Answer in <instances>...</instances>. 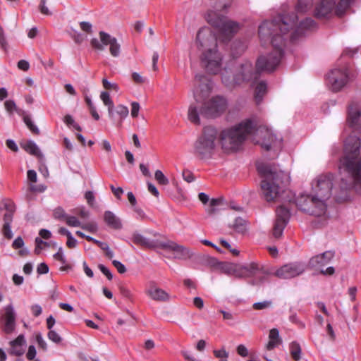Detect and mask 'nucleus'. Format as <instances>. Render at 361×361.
<instances>
[{"instance_id": "obj_54", "label": "nucleus", "mask_w": 361, "mask_h": 361, "mask_svg": "<svg viewBox=\"0 0 361 361\" xmlns=\"http://www.w3.org/2000/svg\"><path fill=\"white\" fill-rule=\"evenodd\" d=\"M37 355L36 348L34 345H30L26 354V357L29 360H32Z\"/></svg>"}, {"instance_id": "obj_18", "label": "nucleus", "mask_w": 361, "mask_h": 361, "mask_svg": "<svg viewBox=\"0 0 361 361\" xmlns=\"http://www.w3.org/2000/svg\"><path fill=\"white\" fill-rule=\"evenodd\" d=\"M161 249L173 252L174 257L178 259H187L192 256V252L188 247L169 240L163 242Z\"/></svg>"}, {"instance_id": "obj_21", "label": "nucleus", "mask_w": 361, "mask_h": 361, "mask_svg": "<svg viewBox=\"0 0 361 361\" xmlns=\"http://www.w3.org/2000/svg\"><path fill=\"white\" fill-rule=\"evenodd\" d=\"M9 353L15 356H21L25 353L26 340L23 334H20L16 339L9 342Z\"/></svg>"}, {"instance_id": "obj_40", "label": "nucleus", "mask_w": 361, "mask_h": 361, "mask_svg": "<svg viewBox=\"0 0 361 361\" xmlns=\"http://www.w3.org/2000/svg\"><path fill=\"white\" fill-rule=\"evenodd\" d=\"M154 178L158 182L159 184L166 185L169 184V179L165 176V175L160 170H157L154 173Z\"/></svg>"}, {"instance_id": "obj_58", "label": "nucleus", "mask_w": 361, "mask_h": 361, "mask_svg": "<svg viewBox=\"0 0 361 361\" xmlns=\"http://www.w3.org/2000/svg\"><path fill=\"white\" fill-rule=\"evenodd\" d=\"M76 214L82 219H87L90 216V212L84 207L78 209Z\"/></svg>"}, {"instance_id": "obj_30", "label": "nucleus", "mask_w": 361, "mask_h": 361, "mask_svg": "<svg viewBox=\"0 0 361 361\" xmlns=\"http://www.w3.org/2000/svg\"><path fill=\"white\" fill-rule=\"evenodd\" d=\"M21 146L30 154L37 157H42V154L41 153L38 146L32 140H29L25 143L21 145Z\"/></svg>"}, {"instance_id": "obj_32", "label": "nucleus", "mask_w": 361, "mask_h": 361, "mask_svg": "<svg viewBox=\"0 0 361 361\" xmlns=\"http://www.w3.org/2000/svg\"><path fill=\"white\" fill-rule=\"evenodd\" d=\"M13 219H11L9 215H4V225L2 227V233L7 239H11L13 237V233L11 231V223Z\"/></svg>"}, {"instance_id": "obj_64", "label": "nucleus", "mask_w": 361, "mask_h": 361, "mask_svg": "<svg viewBox=\"0 0 361 361\" xmlns=\"http://www.w3.org/2000/svg\"><path fill=\"white\" fill-rule=\"evenodd\" d=\"M66 245L69 248H74L77 245V240L71 234L67 238Z\"/></svg>"}, {"instance_id": "obj_46", "label": "nucleus", "mask_w": 361, "mask_h": 361, "mask_svg": "<svg viewBox=\"0 0 361 361\" xmlns=\"http://www.w3.org/2000/svg\"><path fill=\"white\" fill-rule=\"evenodd\" d=\"M102 84L106 90H114L116 92L119 90V87L116 83L111 82L106 78H103Z\"/></svg>"}, {"instance_id": "obj_11", "label": "nucleus", "mask_w": 361, "mask_h": 361, "mask_svg": "<svg viewBox=\"0 0 361 361\" xmlns=\"http://www.w3.org/2000/svg\"><path fill=\"white\" fill-rule=\"evenodd\" d=\"M333 176L322 174L317 176L312 182V191L317 196L326 201L331 195Z\"/></svg>"}, {"instance_id": "obj_17", "label": "nucleus", "mask_w": 361, "mask_h": 361, "mask_svg": "<svg viewBox=\"0 0 361 361\" xmlns=\"http://www.w3.org/2000/svg\"><path fill=\"white\" fill-rule=\"evenodd\" d=\"M276 219L274 225L273 235L275 238H280L284 228L288 222L290 218V212L288 209L281 206L276 209Z\"/></svg>"}, {"instance_id": "obj_5", "label": "nucleus", "mask_w": 361, "mask_h": 361, "mask_svg": "<svg viewBox=\"0 0 361 361\" xmlns=\"http://www.w3.org/2000/svg\"><path fill=\"white\" fill-rule=\"evenodd\" d=\"M239 24H208L197 32L196 43L199 51L217 47V39L226 42L239 30Z\"/></svg>"}, {"instance_id": "obj_57", "label": "nucleus", "mask_w": 361, "mask_h": 361, "mask_svg": "<svg viewBox=\"0 0 361 361\" xmlns=\"http://www.w3.org/2000/svg\"><path fill=\"white\" fill-rule=\"evenodd\" d=\"M99 270L107 277L109 280L112 279L113 275L110 270L103 264H99Z\"/></svg>"}, {"instance_id": "obj_53", "label": "nucleus", "mask_w": 361, "mask_h": 361, "mask_svg": "<svg viewBox=\"0 0 361 361\" xmlns=\"http://www.w3.org/2000/svg\"><path fill=\"white\" fill-rule=\"evenodd\" d=\"M112 264L120 274H124L126 271L125 265L121 262L118 260H113Z\"/></svg>"}, {"instance_id": "obj_3", "label": "nucleus", "mask_w": 361, "mask_h": 361, "mask_svg": "<svg viewBox=\"0 0 361 361\" xmlns=\"http://www.w3.org/2000/svg\"><path fill=\"white\" fill-rule=\"evenodd\" d=\"M344 154L340 159V170L346 172L352 178V184L361 193V142L355 135L348 136L344 141Z\"/></svg>"}, {"instance_id": "obj_35", "label": "nucleus", "mask_w": 361, "mask_h": 361, "mask_svg": "<svg viewBox=\"0 0 361 361\" xmlns=\"http://www.w3.org/2000/svg\"><path fill=\"white\" fill-rule=\"evenodd\" d=\"M223 200L221 198L212 199L209 202V207L207 212L209 214H214L220 209V207L223 206Z\"/></svg>"}, {"instance_id": "obj_15", "label": "nucleus", "mask_w": 361, "mask_h": 361, "mask_svg": "<svg viewBox=\"0 0 361 361\" xmlns=\"http://www.w3.org/2000/svg\"><path fill=\"white\" fill-rule=\"evenodd\" d=\"M306 269L305 262L295 261L281 266L276 271L275 275L280 279H290L303 274Z\"/></svg>"}, {"instance_id": "obj_19", "label": "nucleus", "mask_w": 361, "mask_h": 361, "mask_svg": "<svg viewBox=\"0 0 361 361\" xmlns=\"http://www.w3.org/2000/svg\"><path fill=\"white\" fill-rule=\"evenodd\" d=\"M145 293L152 300L155 301L167 302L170 300L169 294L164 290L159 288L154 281L149 282Z\"/></svg>"}, {"instance_id": "obj_50", "label": "nucleus", "mask_w": 361, "mask_h": 361, "mask_svg": "<svg viewBox=\"0 0 361 361\" xmlns=\"http://www.w3.org/2000/svg\"><path fill=\"white\" fill-rule=\"evenodd\" d=\"M271 305V301H262L254 303L253 307L255 310H263L269 307Z\"/></svg>"}, {"instance_id": "obj_29", "label": "nucleus", "mask_w": 361, "mask_h": 361, "mask_svg": "<svg viewBox=\"0 0 361 361\" xmlns=\"http://www.w3.org/2000/svg\"><path fill=\"white\" fill-rule=\"evenodd\" d=\"M267 91V85L264 81L258 82L255 89V100L257 104H260Z\"/></svg>"}, {"instance_id": "obj_39", "label": "nucleus", "mask_w": 361, "mask_h": 361, "mask_svg": "<svg viewBox=\"0 0 361 361\" xmlns=\"http://www.w3.org/2000/svg\"><path fill=\"white\" fill-rule=\"evenodd\" d=\"M23 121L27 128L34 133L39 134V130L38 128L33 123L31 118L28 115L23 116Z\"/></svg>"}, {"instance_id": "obj_38", "label": "nucleus", "mask_w": 361, "mask_h": 361, "mask_svg": "<svg viewBox=\"0 0 361 361\" xmlns=\"http://www.w3.org/2000/svg\"><path fill=\"white\" fill-rule=\"evenodd\" d=\"M214 356L219 359V361H228V352L226 350L224 347L219 350H214Z\"/></svg>"}, {"instance_id": "obj_27", "label": "nucleus", "mask_w": 361, "mask_h": 361, "mask_svg": "<svg viewBox=\"0 0 361 361\" xmlns=\"http://www.w3.org/2000/svg\"><path fill=\"white\" fill-rule=\"evenodd\" d=\"M355 3V0H340L337 4H335V15L338 17L343 16Z\"/></svg>"}, {"instance_id": "obj_56", "label": "nucleus", "mask_w": 361, "mask_h": 361, "mask_svg": "<svg viewBox=\"0 0 361 361\" xmlns=\"http://www.w3.org/2000/svg\"><path fill=\"white\" fill-rule=\"evenodd\" d=\"M46 2L47 0H41L39 5V9L42 14L48 16L50 15L51 13L48 8L46 6Z\"/></svg>"}, {"instance_id": "obj_24", "label": "nucleus", "mask_w": 361, "mask_h": 361, "mask_svg": "<svg viewBox=\"0 0 361 361\" xmlns=\"http://www.w3.org/2000/svg\"><path fill=\"white\" fill-rule=\"evenodd\" d=\"M348 123L350 127L355 129H361V108L350 107Z\"/></svg>"}, {"instance_id": "obj_41", "label": "nucleus", "mask_w": 361, "mask_h": 361, "mask_svg": "<svg viewBox=\"0 0 361 361\" xmlns=\"http://www.w3.org/2000/svg\"><path fill=\"white\" fill-rule=\"evenodd\" d=\"M70 35L77 44H81L86 39V36L84 34H82L74 29L71 30Z\"/></svg>"}, {"instance_id": "obj_42", "label": "nucleus", "mask_w": 361, "mask_h": 361, "mask_svg": "<svg viewBox=\"0 0 361 361\" xmlns=\"http://www.w3.org/2000/svg\"><path fill=\"white\" fill-rule=\"evenodd\" d=\"M80 228L92 233H94L98 231L97 224L93 221L82 224Z\"/></svg>"}, {"instance_id": "obj_13", "label": "nucleus", "mask_w": 361, "mask_h": 361, "mask_svg": "<svg viewBox=\"0 0 361 361\" xmlns=\"http://www.w3.org/2000/svg\"><path fill=\"white\" fill-rule=\"evenodd\" d=\"M226 99L221 96L212 97L208 102H204L201 106V113L207 117L216 118L222 114L227 109Z\"/></svg>"}, {"instance_id": "obj_49", "label": "nucleus", "mask_w": 361, "mask_h": 361, "mask_svg": "<svg viewBox=\"0 0 361 361\" xmlns=\"http://www.w3.org/2000/svg\"><path fill=\"white\" fill-rule=\"evenodd\" d=\"M236 267V264L227 263L222 266L223 271L228 275H233V269Z\"/></svg>"}, {"instance_id": "obj_44", "label": "nucleus", "mask_w": 361, "mask_h": 361, "mask_svg": "<svg viewBox=\"0 0 361 361\" xmlns=\"http://www.w3.org/2000/svg\"><path fill=\"white\" fill-rule=\"evenodd\" d=\"M116 113L121 117V119H123L128 116L129 111L127 106L119 104L116 108Z\"/></svg>"}, {"instance_id": "obj_22", "label": "nucleus", "mask_w": 361, "mask_h": 361, "mask_svg": "<svg viewBox=\"0 0 361 361\" xmlns=\"http://www.w3.org/2000/svg\"><path fill=\"white\" fill-rule=\"evenodd\" d=\"M133 240L135 244L151 249L162 248L164 242L158 239L151 240L139 233L133 235Z\"/></svg>"}, {"instance_id": "obj_28", "label": "nucleus", "mask_w": 361, "mask_h": 361, "mask_svg": "<svg viewBox=\"0 0 361 361\" xmlns=\"http://www.w3.org/2000/svg\"><path fill=\"white\" fill-rule=\"evenodd\" d=\"M104 219L106 224L114 229L118 230L122 228V223L120 219L111 211H106L104 212Z\"/></svg>"}, {"instance_id": "obj_63", "label": "nucleus", "mask_w": 361, "mask_h": 361, "mask_svg": "<svg viewBox=\"0 0 361 361\" xmlns=\"http://www.w3.org/2000/svg\"><path fill=\"white\" fill-rule=\"evenodd\" d=\"M131 116L134 118L137 117L140 110V104L137 102H133L131 104Z\"/></svg>"}, {"instance_id": "obj_25", "label": "nucleus", "mask_w": 361, "mask_h": 361, "mask_svg": "<svg viewBox=\"0 0 361 361\" xmlns=\"http://www.w3.org/2000/svg\"><path fill=\"white\" fill-rule=\"evenodd\" d=\"M282 343V340L279 336V331L277 329H272L269 334V341L265 348L267 350H271L279 346Z\"/></svg>"}, {"instance_id": "obj_48", "label": "nucleus", "mask_w": 361, "mask_h": 361, "mask_svg": "<svg viewBox=\"0 0 361 361\" xmlns=\"http://www.w3.org/2000/svg\"><path fill=\"white\" fill-rule=\"evenodd\" d=\"M232 276H234L237 278H245V276L244 273L243 265L236 264V267L234 268Z\"/></svg>"}, {"instance_id": "obj_26", "label": "nucleus", "mask_w": 361, "mask_h": 361, "mask_svg": "<svg viewBox=\"0 0 361 361\" xmlns=\"http://www.w3.org/2000/svg\"><path fill=\"white\" fill-rule=\"evenodd\" d=\"M205 19L207 23H235L228 20L227 17L220 11H209L206 14Z\"/></svg>"}, {"instance_id": "obj_10", "label": "nucleus", "mask_w": 361, "mask_h": 361, "mask_svg": "<svg viewBox=\"0 0 361 361\" xmlns=\"http://www.w3.org/2000/svg\"><path fill=\"white\" fill-rule=\"evenodd\" d=\"M91 47L96 51H104L106 47L109 46V51L114 57H117L120 54L121 47L117 39L109 34L100 31L98 37H93L90 40Z\"/></svg>"}, {"instance_id": "obj_52", "label": "nucleus", "mask_w": 361, "mask_h": 361, "mask_svg": "<svg viewBox=\"0 0 361 361\" xmlns=\"http://www.w3.org/2000/svg\"><path fill=\"white\" fill-rule=\"evenodd\" d=\"M36 341L37 342V343L40 348H42L44 350H47V343L44 340V338L40 333H37L36 334Z\"/></svg>"}, {"instance_id": "obj_47", "label": "nucleus", "mask_w": 361, "mask_h": 361, "mask_svg": "<svg viewBox=\"0 0 361 361\" xmlns=\"http://www.w3.org/2000/svg\"><path fill=\"white\" fill-rule=\"evenodd\" d=\"M47 336L49 339L53 341L54 343H59L61 341V337L54 330H49Z\"/></svg>"}, {"instance_id": "obj_55", "label": "nucleus", "mask_w": 361, "mask_h": 361, "mask_svg": "<svg viewBox=\"0 0 361 361\" xmlns=\"http://www.w3.org/2000/svg\"><path fill=\"white\" fill-rule=\"evenodd\" d=\"M35 243H36V247H35V252L37 255H39L42 249V244H47V242H44L42 240L41 238L39 237H37L35 238Z\"/></svg>"}, {"instance_id": "obj_2", "label": "nucleus", "mask_w": 361, "mask_h": 361, "mask_svg": "<svg viewBox=\"0 0 361 361\" xmlns=\"http://www.w3.org/2000/svg\"><path fill=\"white\" fill-rule=\"evenodd\" d=\"M219 142L222 149L227 152L238 151L247 138L259 144L266 150H269L276 142L280 143L270 129L265 126L257 127L256 123L246 119L230 128L223 129L218 133Z\"/></svg>"}, {"instance_id": "obj_7", "label": "nucleus", "mask_w": 361, "mask_h": 361, "mask_svg": "<svg viewBox=\"0 0 361 361\" xmlns=\"http://www.w3.org/2000/svg\"><path fill=\"white\" fill-rule=\"evenodd\" d=\"M218 138V131L215 128H204L194 144L195 154L202 159L211 157L216 147Z\"/></svg>"}, {"instance_id": "obj_60", "label": "nucleus", "mask_w": 361, "mask_h": 361, "mask_svg": "<svg viewBox=\"0 0 361 361\" xmlns=\"http://www.w3.org/2000/svg\"><path fill=\"white\" fill-rule=\"evenodd\" d=\"M237 353L242 357H247L248 355V350L243 344H240L237 347Z\"/></svg>"}, {"instance_id": "obj_12", "label": "nucleus", "mask_w": 361, "mask_h": 361, "mask_svg": "<svg viewBox=\"0 0 361 361\" xmlns=\"http://www.w3.org/2000/svg\"><path fill=\"white\" fill-rule=\"evenodd\" d=\"M327 84L334 92L341 90L348 82V72L345 66L332 69L326 78Z\"/></svg>"}, {"instance_id": "obj_4", "label": "nucleus", "mask_w": 361, "mask_h": 361, "mask_svg": "<svg viewBox=\"0 0 361 361\" xmlns=\"http://www.w3.org/2000/svg\"><path fill=\"white\" fill-rule=\"evenodd\" d=\"M257 170L264 176L261 183L263 197L267 202H277L284 199V183L288 181V176L282 171H276L271 166L257 164Z\"/></svg>"}, {"instance_id": "obj_62", "label": "nucleus", "mask_w": 361, "mask_h": 361, "mask_svg": "<svg viewBox=\"0 0 361 361\" xmlns=\"http://www.w3.org/2000/svg\"><path fill=\"white\" fill-rule=\"evenodd\" d=\"M53 257L56 260H59L62 264H65L66 259L63 254L62 247H59V251L55 253Z\"/></svg>"}, {"instance_id": "obj_51", "label": "nucleus", "mask_w": 361, "mask_h": 361, "mask_svg": "<svg viewBox=\"0 0 361 361\" xmlns=\"http://www.w3.org/2000/svg\"><path fill=\"white\" fill-rule=\"evenodd\" d=\"M5 109L11 114L13 111L17 110L16 103L13 100H7L4 102Z\"/></svg>"}, {"instance_id": "obj_59", "label": "nucleus", "mask_w": 361, "mask_h": 361, "mask_svg": "<svg viewBox=\"0 0 361 361\" xmlns=\"http://www.w3.org/2000/svg\"><path fill=\"white\" fill-rule=\"evenodd\" d=\"M32 314L35 317L39 316L42 312V307L39 305L35 304L30 307Z\"/></svg>"}, {"instance_id": "obj_45", "label": "nucleus", "mask_w": 361, "mask_h": 361, "mask_svg": "<svg viewBox=\"0 0 361 361\" xmlns=\"http://www.w3.org/2000/svg\"><path fill=\"white\" fill-rule=\"evenodd\" d=\"M63 121L67 126H71L74 129H75L78 131L82 130L81 127L78 123H76L75 122L73 118L71 115L65 116V117L63 118Z\"/></svg>"}, {"instance_id": "obj_31", "label": "nucleus", "mask_w": 361, "mask_h": 361, "mask_svg": "<svg viewBox=\"0 0 361 361\" xmlns=\"http://www.w3.org/2000/svg\"><path fill=\"white\" fill-rule=\"evenodd\" d=\"M100 99L103 102L104 104L108 107L109 116L111 118H114V102L110 98V95L108 92H102L100 94Z\"/></svg>"}, {"instance_id": "obj_16", "label": "nucleus", "mask_w": 361, "mask_h": 361, "mask_svg": "<svg viewBox=\"0 0 361 361\" xmlns=\"http://www.w3.org/2000/svg\"><path fill=\"white\" fill-rule=\"evenodd\" d=\"M313 5V0H298L295 5L296 13H292L288 15H279V20H273L271 23H296L299 20V16L309 11Z\"/></svg>"}, {"instance_id": "obj_34", "label": "nucleus", "mask_w": 361, "mask_h": 361, "mask_svg": "<svg viewBox=\"0 0 361 361\" xmlns=\"http://www.w3.org/2000/svg\"><path fill=\"white\" fill-rule=\"evenodd\" d=\"M235 232L243 233L247 229L246 221L242 218H236L234 222L230 225Z\"/></svg>"}, {"instance_id": "obj_43", "label": "nucleus", "mask_w": 361, "mask_h": 361, "mask_svg": "<svg viewBox=\"0 0 361 361\" xmlns=\"http://www.w3.org/2000/svg\"><path fill=\"white\" fill-rule=\"evenodd\" d=\"M65 220L67 225L71 227H80L82 224L78 219L74 216L67 215Z\"/></svg>"}, {"instance_id": "obj_23", "label": "nucleus", "mask_w": 361, "mask_h": 361, "mask_svg": "<svg viewBox=\"0 0 361 361\" xmlns=\"http://www.w3.org/2000/svg\"><path fill=\"white\" fill-rule=\"evenodd\" d=\"M16 314L12 305H8L5 307V324L4 331L6 334H11L15 329Z\"/></svg>"}, {"instance_id": "obj_8", "label": "nucleus", "mask_w": 361, "mask_h": 361, "mask_svg": "<svg viewBox=\"0 0 361 361\" xmlns=\"http://www.w3.org/2000/svg\"><path fill=\"white\" fill-rule=\"evenodd\" d=\"M296 205L301 211L318 216L325 214L326 210V204L312 192L298 196Z\"/></svg>"}, {"instance_id": "obj_1", "label": "nucleus", "mask_w": 361, "mask_h": 361, "mask_svg": "<svg viewBox=\"0 0 361 361\" xmlns=\"http://www.w3.org/2000/svg\"><path fill=\"white\" fill-rule=\"evenodd\" d=\"M317 24H260L259 36L261 41L266 44L269 42L273 51L268 56H261L257 61V71L249 61L242 63L235 77L234 83L243 81H252L257 79L261 71H273L279 64L283 55L285 40L287 38L292 42L317 29Z\"/></svg>"}, {"instance_id": "obj_36", "label": "nucleus", "mask_w": 361, "mask_h": 361, "mask_svg": "<svg viewBox=\"0 0 361 361\" xmlns=\"http://www.w3.org/2000/svg\"><path fill=\"white\" fill-rule=\"evenodd\" d=\"M1 209H5L6 212L4 215H9L11 219H13V215L15 212V205L11 200H4L1 202Z\"/></svg>"}, {"instance_id": "obj_61", "label": "nucleus", "mask_w": 361, "mask_h": 361, "mask_svg": "<svg viewBox=\"0 0 361 361\" xmlns=\"http://www.w3.org/2000/svg\"><path fill=\"white\" fill-rule=\"evenodd\" d=\"M27 179L32 183H36L37 180V175L35 170H28L27 172Z\"/></svg>"}, {"instance_id": "obj_33", "label": "nucleus", "mask_w": 361, "mask_h": 361, "mask_svg": "<svg viewBox=\"0 0 361 361\" xmlns=\"http://www.w3.org/2000/svg\"><path fill=\"white\" fill-rule=\"evenodd\" d=\"M289 350L292 358L295 361H299L301 359L302 349L297 341H293L290 343Z\"/></svg>"}, {"instance_id": "obj_14", "label": "nucleus", "mask_w": 361, "mask_h": 361, "mask_svg": "<svg viewBox=\"0 0 361 361\" xmlns=\"http://www.w3.org/2000/svg\"><path fill=\"white\" fill-rule=\"evenodd\" d=\"M334 257V253L333 252L326 251L310 258L308 265L312 269L319 270V272L323 275L331 276L335 273L334 267H329L325 269L324 267L331 261Z\"/></svg>"}, {"instance_id": "obj_9", "label": "nucleus", "mask_w": 361, "mask_h": 361, "mask_svg": "<svg viewBox=\"0 0 361 361\" xmlns=\"http://www.w3.org/2000/svg\"><path fill=\"white\" fill-rule=\"evenodd\" d=\"M200 52L201 63L206 71L212 74L219 73L221 70L223 57L217 47Z\"/></svg>"}, {"instance_id": "obj_6", "label": "nucleus", "mask_w": 361, "mask_h": 361, "mask_svg": "<svg viewBox=\"0 0 361 361\" xmlns=\"http://www.w3.org/2000/svg\"><path fill=\"white\" fill-rule=\"evenodd\" d=\"M195 88L194 90V97L196 103L191 104L188 108V120L194 124H200V114L201 110L199 111L200 106L198 103H202L204 99L209 97L212 90V82L204 75H196L195 78Z\"/></svg>"}, {"instance_id": "obj_37", "label": "nucleus", "mask_w": 361, "mask_h": 361, "mask_svg": "<svg viewBox=\"0 0 361 361\" xmlns=\"http://www.w3.org/2000/svg\"><path fill=\"white\" fill-rule=\"evenodd\" d=\"M243 268L245 277H250L255 275L259 269L258 264L255 262L243 265Z\"/></svg>"}, {"instance_id": "obj_20", "label": "nucleus", "mask_w": 361, "mask_h": 361, "mask_svg": "<svg viewBox=\"0 0 361 361\" xmlns=\"http://www.w3.org/2000/svg\"><path fill=\"white\" fill-rule=\"evenodd\" d=\"M335 1L322 0L315 7L314 16L317 18H328L334 12Z\"/></svg>"}]
</instances>
